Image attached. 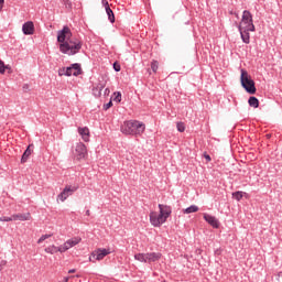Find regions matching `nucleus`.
I'll return each instance as SVG.
<instances>
[{
  "label": "nucleus",
  "mask_w": 282,
  "mask_h": 282,
  "mask_svg": "<svg viewBox=\"0 0 282 282\" xmlns=\"http://www.w3.org/2000/svg\"><path fill=\"white\" fill-rule=\"evenodd\" d=\"M57 43H59V52L66 54V56L78 54L83 47V43L74 37L69 26H64L63 30L57 32Z\"/></svg>",
  "instance_id": "obj_1"
},
{
  "label": "nucleus",
  "mask_w": 282,
  "mask_h": 282,
  "mask_svg": "<svg viewBox=\"0 0 282 282\" xmlns=\"http://www.w3.org/2000/svg\"><path fill=\"white\" fill-rule=\"evenodd\" d=\"M159 210L158 212H151L150 213V224L154 226V228H160L163 224H166V220L169 217H171V207L166 205H159Z\"/></svg>",
  "instance_id": "obj_2"
},
{
  "label": "nucleus",
  "mask_w": 282,
  "mask_h": 282,
  "mask_svg": "<svg viewBox=\"0 0 282 282\" xmlns=\"http://www.w3.org/2000/svg\"><path fill=\"white\" fill-rule=\"evenodd\" d=\"M147 129L141 121L138 120H129L124 121L121 126V133L124 135H142Z\"/></svg>",
  "instance_id": "obj_3"
},
{
  "label": "nucleus",
  "mask_w": 282,
  "mask_h": 282,
  "mask_svg": "<svg viewBox=\"0 0 282 282\" xmlns=\"http://www.w3.org/2000/svg\"><path fill=\"white\" fill-rule=\"evenodd\" d=\"M240 72H241L240 83L243 89H246V93L251 95L257 94V87L254 86V80H252V77L250 76V74H248V70L241 69Z\"/></svg>",
  "instance_id": "obj_4"
},
{
  "label": "nucleus",
  "mask_w": 282,
  "mask_h": 282,
  "mask_svg": "<svg viewBox=\"0 0 282 282\" xmlns=\"http://www.w3.org/2000/svg\"><path fill=\"white\" fill-rule=\"evenodd\" d=\"M238 30H250V32H254V23L252 22V13L250 11L245 10L242 12V19L238 25Z\"/></svg>",
  "instance_id": "obj_5"
},
{
  "label": "nucleus",
  "mask_w": 282,
  "mask_h": 282,
  "mask_svg": "<svg viewBox=\"0 0 282 282\" xmlns=\"http://www.w3.org/2000/svg\"><path fill=\"white\" fill-rule=\"evenodd\" d=\"M74 158L75 160H87V147L84 145L83 142H79L76 144L75 147V151H74Z\"/></svg>",
  "instance_id": "obj_6"
},
{
  "label": "nucleus",
  "mask_w": 282,
  "mask_h": 282,
  "mask_svg": "<svg viewBox=\"0 0 282 282\" xmlns=\"http://www.w3.org/2000/svg\"><path fill=\"white\" fill-rule=\"evenodd\" d=\"M78 191V186L66 185L65 188L57 195V200L65 202L67 197L74 195Z\"/></svg>",
  "instance_id": "obj_7"
},
{
  "label": "nucleus",
  "mask_w": 282,
  "mask_h": 282,
  "mask_svg": "<svg viewBox=\"0 0 282 282\" xmlns=\"http://www.w3.org/2000/svg\"><path fill=\"white\" fill-rule=\"evenodd\" d=\"M83 241V238L80 237H73L68 240H66L63 245H62V250L64 252H67V250L74 248V246H78V243H80Z\"/></svg>",
  "instance_id": "obj_8"
},
{
  "label": "nucleus",
  "mask_w": 282,
  "mask_h": 282,
  "mask_svg": "<svg viewBox=\"0 0 282 282\" xmlns=\"http://www.w3.org/2000/svg\"><path fill=\"white\" fill-rule=\"evenodd\" d=\"M107 87V79L102 78L99 83L95 84L93 87V94L96 98H100L102 96V90Z\"/></svg>",
  "instance_id": "obj_9"
},
{
  "label": "nucleus",
  "mask_w": 282,
  "mask_h": 282,
  "mask_svg": "<svg viewBox=\"0 0 282 282\" xmlns=\"http://www.w3.org/2000/svg\"><path fill=\"white\" fill-rule=\"evenodd\" d=\"M107 254H111L109 249H97L91 253V257L96 259V261H102Z\"/></svg>",
  "instance_id": "obj_10"
},
{
  "label": "nucleus",
  "mask_w": 282,
  "mask_h": 282,
  "mask_svg": "<svg viewBox=\"0 0 282 282\" xmlns=\"http://www.w3.org/2000/svg\"><path fill=\"white\" fill-rule=\"evenodd\" d=\"M34 22L32 21H28L22 25V32L26 36H32V34H34Z\"/></svg>",
  "instance_id": "obj_11"
},
{
  "label": "nucleus",
  "mask_w": 282,
  "mask_h": 282,
  "mask_svg": "<svg viewBox=\"0 0 282 282\" xmlns=\"http://www.w3.org/2000/svg\"><path fill=\"white\" fill-rule=\"evenodd\" d=\"M205 221L212 226V228H219V220L215 216H210L209 214L203 215Z\"/></svg>",
  "instance_id": "obj_12"
},
{
  "label": "nucleus",
  "mask_w": 282,
  "mask_h": 282,
  "mask_svg": "<svg viewBox=\"0 0 282 282\" xmlns=\"http://www.w3.org/2000/svg\"><path fill=\"white\" fill-rule=\"evenodd\" d=\"M13 221H30L32 219V215L30 213L26 214H14L12 215Z\"/></svg>",
  "instance_id": "obj_13"
},
{
  "label": "nucleus",
  "mask_w": 282,
  "mask_h": 282,
  "mask_svg": "<svg viewBox=\"0 0 282 282\" xmlns=\"http://www.w3.org/2000/svg\"><path fill=\"white\" fill-rule=\"evenodd\" d=\"M44 252H46V254H56V252L63 253L64 251L62 245L59 247L51 245L44 249Z\"/></svg>",
  "instance_id": "obj_14"
},
{
  "label": "nucleus",
  "mask_w": 282,
  "mask_h": 282,
  "mask_svg": "<svg viewBox=\"0 0 282 282\" xmlns=\"http://www.w3.org/2000/svg\"><path fill=\"white\" fill-rule=\"evenodd\" d=\"M70 69V76H80L83 74V68H80V64H73L68 67Z\"/></svg>",
  "instance_id": "obj_15"
},
{
  "label": "nucleus",
  "mask_w": 282,
  "mask_h": 282,
  "mask_svg": "<svg viewBox=\"0 0 282 282\" xmlns=\"http://www.w3.org/2000/svg\"><path fill=\"white\" fill-rule=\"evenodd\" d=\"M78 133L82 135V140H84V142H89V128H78Z\"/></svg>",
  "instance_id": "obj_16"
},
{
  "label": "nucleus",
  "mask_w": 282,
  "mask_h": 282,
  "mask_svg": "<svg viewBox=\"0 0 282 282\" xmlns=\"http://www.w3.org/2000/svg\"><path fill=\"white\" fill-rule=\"evenodd\" d=\"M162 259V253L160 252H150L148 253V263H153Z\"/></svg>",
  "instance_id": "obj_17"
},
{
  "label": "nucleus",
  "mask_w": 282,
  "mask_h": 282,
  "mask_svg": "<svg viewBox=\"0 0 282 282\" xmlns=\"http://www.w3.org/2000/svg\"><path fill=\"white\" fill-rule=\"evenodd\" d=\"M106 12L108 15V19L110 21V23H115L116 22V15H113V10H111V8H109V2H106Z\"/></svg>",
  "instance_id": "obj_18"
},
{
  "label": "nucleus",
  "mask_w": 282,
  "mask_h": 282,
  "mask_svg": "<svg viewBox=\"0 0 282 282\" xmlns=\"http://www.w3.org/2000/svg\"><path fill=\"white\" fill-rule=\"evenodd\" d=\"M243 43H250V30H239Z\"/></svg>",
  "instance_id": "obj_19"
},
{
  "label": "nucleus",
  "mask_w": 282,
  "mask_h": 282,
  "mask_svg": "<svg viewBox=\"0 0 282 282\" xmlns=\"http://www.w3.org/2000/svg\"><path fill=\"white\" fill-rule=\"evenodd\" d=\"M134 259L141 263H148V253H137L134 254Z\"/></svg>",
  "instance_id": "obj_20"
},
{
  "label": "nucleus",
  "mask_w": 282,
  "mask_h": 282,
  "mask_svg": "<svg viewBox=\"0 0 282 282\" xmlns=\"http://www.w3.org/2000/svg\"><path fill=\"white\" fill-rule=\"evenodd\" d=\"M32 145H29L28 149L24 151L23 155H22V159H21V162L22 163H25L28 162V158H30V155H32V149H31Z\"/></svg>",
  "instance_id": "obj_21"
},
{
  "label": "nucleus",
  "mask_w": 282,
  "mask_h": 282,
  "mask_svg": "<svg viewBox=\"0 0 282 282\" xmlns=\"http://www.w3.org/2000/svg\"><path fill=\"white\" fill-rule=\"evenodd\" d=\"M199 210V207L196 205H192L185 209H183L184 215H191V213H197Z\"/></svg>",
  "instance_id": "obj_22"
},
{
  "label": "nucleus",
  "mask_w": 282,
  "mask_h": 282,
  "mask_svg": "<svg viewBox=\"0 0 282 282\" xmlns=\"http://www.w3.org/2000/svg\"><path fill=\"white\" fill-rule=\"evenodd\" d=\"M58 76H72V69L68 67H62L58 69Z\"/></svg>",
  "instance_id": "obj_23"
},
{
  "label": "nucleus",
  "mask_w": 282,
  "mask_h": 282,
  "mask_svg": "<svg viewBox=\"0 0 282 282\" xmlns=\"http://www.w3.org/2000/svg\"><path fill=\"white\" fill-rule=\"evenodd\" d=\"M248 102H249V107H253V109H258L259 99H257V97H250Z\"/></svg>",
  "instance_id": "obj_24"
},
{
  "label": "nucleus",
  "mask_w": 282,
  "mask_h": 282,
  "mask_svg": "<svg viewBox=\"0 0 282 282\" xmlns=\"http://www.w3.org/2000/svg\"><path fill=\"white\" fill-rule=\"evenodd\" d=\"M6 69H9V73L12 72V68H10V66H6V64L3 63V61H0V74H6Z\"/></svg>",
  "instance_id": "obj_25"
},
{
  "label": "nucleus",
  "mask_w": 282,
  "mask_h": 282,
  "mask_svg": "<svg viewBox=\"0 0 282 282\" xmlns=\"http://www.w3.org/2000/svg\"><path fill=\"white\" fill-rule=\"evenodd\" d=\"M232 198L236 199V202H241V199H243V192L232 193Z\"/></svg>",
  "instance_id": "obj_26"
},
{
  "label": "nucleus",
  "mask_w": 282,
  "mask_h": 282,
  "mask_svg": "<svg viewBox=\"0 0 282 282\" xmlns=\"http://www.w3.org/2000/svg\"><path fill=\"white\" fill-rule=\"evenodd\" d=\"M159 67H160V63H159L158 61H155V59L152 61V63H151V69H152V72H154V74L158 73Z\"/></svg>",
  "instance_id": "obj_27"
},
{
  "label": "nucleus",
  "mask_w": 282,
  "mask_h": 282,
  "mask_svg": "<svg viewBox=\"0 0 282 282\" xmlns=\"http://www.w3.org/2000/svg\"><path fill=\"white\" fill-rule=\"evenodd\" d=\"M51 237H53L52 234L42 235V236L39 238L37 243L41 245V243H43V241H45L46 239H50Z\"/></svg>",
  "instance_id": "obj_28"
},
{
  "label": "nucleus",
  "mask_w": 282,
  "mask_h": 282,
  "mask_svg": "<svg viewBox=\"0 0 282 282\" xmlns=\"http://www.w3.org/2000/svg\"><path fill=\"white\" fill-rule=\"evenodd\" d=\"M176 129L177 131H180V133H184V131H186V126L184 124V122H177Z\"/></svg>",
  "instance_id": "obj_29"
},
{
  "label": "nucleus",
  "mask_w": 282,
  "mask_h": 282,
  "mask_svg": "<svg viewBox=\"0 0 282 282\" xmlns=\"http://www.w3.org/2000/svg\"><path fill=\"white\" fill-rule=\"evenodd\" d=\"M67 10H72V2L69 0H61Z\"/></svg>",
  "instance_id": "obj_30"
},
{
  "label": "nucleus",
  "mask_w": 282,
  "mask_h": 282,
  "mask_svg": "<svg viewBox=\"0 0 282 282\" xmlns=\"http://www.w3.org/2000/svg\"><path fill=\"white\" fill-rule=\"evenodd\" d=\"M115 102H121L122 101V94L120 93H115Z\"/></svg>",
  "instance_id": "obj_31"
},
{
  "label": "nucleus",
  "mask_w": 282,
  "mask_h": 282,
  "mask_svg": "<svg viewBox=\"0 0 282 282\" xmlns=\"http://www.w3.org/2000/svg\"><path fill=\"white\" fill-rule=\"evenodd\" d=\"M0 221H13V218H12V216L11 217L2 216V217H0Z\"/></svg>",
  "instance_id": "obj_32"
},
{
  "label": "nucleus",
  "mask_w": 282,
  "mask_h": 282,
  "mask_svg": "<svg viewBox=\"0 0 282 282\" xmlns=\"http://www.w3.org/2000/svg\"><path fill=\"white\" fill-rule=\"evenodd\" d=\"M113 69H115V72H120V64H118V62H115V64H113Z\"/></svg>",
  "instance_id": "obj_33"
},
{
  "label": "nucleus",
  "mask_w": 282,
  "mask_h": 282,
  "mask_svg": "<svg viewBox=\"0 0 282 282\" xmlns=\"http://www.w3.org/2000/svg\"><path fill=\"white\" fill-rule=\"evenodd\" d=\"M110 107H113V102L109 101L106 106L105 109H110Z\"/></svg>",
  "instance_id": "obj_34"
},
{
  "label": "nucleus",
  "mask_w": 282,
  "mask_h": 282,
  "mask_svg": "<svg viewBox=\"0 0 282 282\" xmlns=\"http://www.w3.org/2000/svg\"><path fill=\"white\" fill-rule=\"evenodd\" d=\"M4 3H6V0H0V12H1V10H3Z\"/></svg>",
  "instance_id": "obj_35"
},
{
  "label": "nucleus",
  "mask_w": 282,
  "mask_h": 282,
  "mask_svg": "<svg viewBox=\"0 0 282 282\" xmlns=\"http://www.w3.org/2000/svg\"><path fill=\"white\" fill-rule=\"evenodd\" d=\"M204 158H205V160L207 161V162H210V155H208L207 153H204Z\"/></svg>",
  "instance_id": "obj_36"
},
{
  "label": "nucleus",
  "mask_w": 282,
  "mask_h": 282,
  "mask_svg": "<svg viewBox=\"0 0 282 282\" xmlns=\"http://www.w3.org/2000/svg\"><path fill=\"white\" fill-rule=\"evenodd\" d=\"M74 272H76V269H70V270L68 271V274H74Z\"/></svg>",
  "instance_id": "obj_37"
},
{
  "label": "nucleus",
  "mask_w": 282,
  "mask_h": 282,
  "mask_svg": "<svg viewBox=\"0 0 282 282\" xmlns=\"http://www.w3.org/2000/svg\"><path fill=\"white\" fill-rule=\"evenodd\" d=\"M62 282H69V278H64Z\"/></svg>",
  "instance_id": "obj_38"
},
{
  "label": "nucleus",
  "mask_w": 282,
  "mask_h": 282,
  "mask_svg": "<svg viewBox=\"0 0 282 282\" xmlns=\"http://www.w3.org/2000/svg\"><path fill=\"white\" fill-rule=\"evenodd\" d=\"M105 94H109V88H106V89H105Z\"/></svg>",
  "instance_id": "obj_39"
},
{
  "label": "nucleus",
  "mask_w": 282,
  "mask_h": 282,
  "mask_svg": "<svg viewBox=\"0 0 282 282\" xmlns=\"http://www.w3.org/2000/svg\"><path fill=\"white\" fill-rule=\"evenodd\" d=\"M87 215H89V210H87Z\"/></svg>",
  "instance_id": "obj_40"
},
{
  "label": "nucleus",
  "mask_w": 282,
  "mask_h": 282,
  "mask_svg": "<svg viewBox=\"0 0 282 282\" xmlns=\"http://www.w3.org/2000/svg\"><path fill=\"white\" fill-rule=\"evenodd\" d=\"M89 261H91V258H89Z\"/></svg>",
  "instance_id": "obj_41"
}]
</instances>
